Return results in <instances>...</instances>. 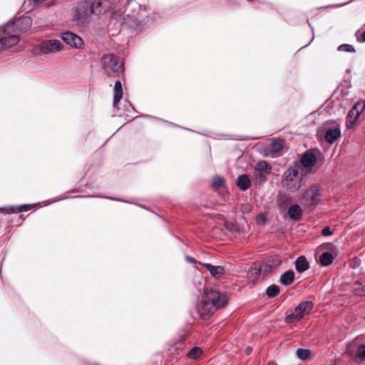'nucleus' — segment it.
I'll use <instances>...</instances> for the list:
<instances>
[{
  "instance_id": "nucleus-18",
  "label": "nucleus",
  "mask_w": 365,
  "mask_h": 365,
  "mask_svg": "<svg viewBox=\"0 0 365 365\" xmlns=\"http://www.w3.org/2000/svg\"><path fill=\"white\" fill-rule=\"evenodd\" d=\"M123 97V88L120 81H117L115 83L113 89V106H117Z\"/></svg>"
},
{
  "instance_id": "nucleus-26",
  "label": "nucleus",
  "mask_w": 365,
  "mask_h": 365,
  "mask_svg": "<svg viewBox=\"0 0 365 365\" xmlns=\"http://www.w3.org/2000/svg\"><path fill=\"white\" fill-rule=\"evenodd\" d=\"M201 354L202 350L200 348L194 347L188 351L187 356L190 359H196L201 355Z\"/></svg>"
},
{
  "instance_id": "nucleus-9",
  "label": "nucleus",
  "mask_w": 365,
  "mask_h": 365,
  "mask_svg": "<svg viewBox=\"0 0 365 365\" xmlns=\"http://www.w3.org/2000/svg\"><path fill=\"white\" fill-rule=\"evenodd\" d=\"M272 171V166L265 160L259 161L255 164L252 178L257 183L264 182Z\"/></svg>"
},
{
  "instance_id": "nucleus-30",
  "label": "nucleus",
  "mask_w": 365,
  "mask_h": 365,
  "mask_svg": "<svg viewBox=\"0 0 365 365\" xmlns=\"http://www.w3.org/2000/svg\"><path fill=\"white\" fill-rule=\"evenodd\" d=\"M223 183H224L223 178L217 176V177H215L213 178L212 185L214 187H220L223 185Z\"/></svg>"
},
{
  "instance_id": "nucleus-27",
  "label": "nucleus",
  "mask_w": 365,
  "mask_h": 365,
  "mask_svg": "<svg viewBox=\"0 0 365 365\" xmlns=\"http://www.w3.org/2000/svg\"><path fill=\"white\" fill-rule=\"evenodd\" d=\"M279 292V289L277 285H271L267 289V294L269 297H275Z\"/></svg>"
},
{
  "instance_id": "nucleus-23",
  "label": "nucleus",
  "mask_w": 365,
  "mask_h": 365,
  "mask_svg": "<svg viewBox=\"0 0 365 365\" xmlns=\"http://www.w3.org/2000/svg\"><path fill=\"white\" fill-rule=\"evenodd\" d=\"M283 148L282 142L280 140H274L269 145V152L274 157Z\"/></svg>"
},
{
  "instance_id": "nucleus-5",
  "label": "nucleus",
  "mask_w": 365,
  "mask_h": 365,
  "mask_svg": "<svg viewBox=\"0 0 365 365\" xmlns=\"http://www.w3.org/2000/svg\"><path fill=\"white\" fill-rule=\"evenodd\" d=\"M93 4L85 1L77 5L73 13V20L78 25L88 23L92 14H96Z\"/></svg>"
},
{
  "instance_id": "nucleus-13",
  "label": "nucleus",
  "mask_w": 365,
  "mask_h": 365,
  "mask_svg": "<svg viewBox=\"0 0 365 365\" xmlns=\"http://www.w3.org/2000/svg\"><path fill=\"white\" fill-rule=\"evenodd\" d=\"M317 163V157L313 150H309L303 154L300 158L299 162L294 163H300L302 168L304 169L312 168Z\"/></svg>"
},
{
  "instance_id": "nucleus-36",
  "label": "nucleus",
  "mask_w": 365,
  "mask_h": 365,
  "mask_svg": "<svg viewBox=\"0 0 365 365\" xmlns=\"http://www.w3.org/2000/svg\"><path fill=\"white\" fill-rule=\"evenodd\" d=\"M247 354H250L251 353V348L248 347L246 349Z\"/></svg>"
},
{
  "instance_id": "nucleus-37",
  "label": "nucleus",
  "mask_w": 365,
  "mask_h": 365,
  "mask_svg": "<svg viewBox=\"0 0 365 365\" xmlns=\"http://www.w3.org/2000/svg\"><path fill=\"white\" fill-rule=\"evenodd\" d=\"M34 1L36 2V3H41L42 2L43 0H33Z\"/></svg>"
},
{
  "instance_id": "nucleus-34",
  "label": "nucleus",
  "mask_w": 365,
  "mask_h": 365,
  "mask_svg": "<svg viewBox=\"0 0 365 365\" xmlns=\"http://www.w3.org/2000/svg\"><path fill=\"white\" fill-rule=\"evenodd\" d=\"M333 232L330 230L329 227H325L322 230V235L323 236H330L331 235Z\"/></svg>"
},
{
  "instance_id": "nucleus-21",
  "label": "nucleus",
  "mask_w": 365,
  "mask_h": 365,
  "mask_svg": "<svg viewBox=\"0 0 365 365\" xmlns=\"http://www.w3.org/2000/svg\"><path fill=\"white\" fill-rule=\"evenodd\" d=\"M309 262L304 256L299 257L295 261V268L299 272H304L309 269Z\"/></svg>"
},
{
  "instance_id": "nucleus-17",
  "label": "nucleus",
  "mask_w": 365,
  "mask_h": 365,
  "mask_svg": "<svg viewBox=\"0 0 365 365\" xmlns=\"http://www.w3.org/2000/svg\"><path fill=\"white\" fill-rule=\"evenodd\" d=\"M12 24L15 25V31L18 29L21 31H27L32 24L31 18L28 16L22 17Z\"/></svg>"
},
{
  "instance_id": "nucleus-6",
  "label": "nucleus",
  "mask_w": 365,
  "mask_h": 365,
  "mask_svg": "<svg viewBox=\"0 0 365 365\" xmlns=\"http://www.w3.org/2000/svg\"><path fill=\"white\" fill-rule=\"evenodd\" d=\"M0 35L1 36L0 42L2 50L16 46L19 42V36L17 31H15V25L13 24H6L1 28Z\"/></svg>"
},
{
  "instance_id": "nucleus-8",
  "label": "nucleus",
  "mask_w": 365,
  "mask_h": 365,
  "mask_svg": "<svg viewBox=\"0 0 365 365\" xmlns=\"http://www.w3.org/2000/svg\"><path fill=\"white\" fill-rule=\"evenodd\" d=\"M313 309V303L311 301L301 302L294 310L287 313L285 322L287 324H293L302 319L304 317L311 314Z\"/></svg>"
},
{
  "instance_id": "nucleus-24",
  "label": "nucleus",
  "mask_w": 365,
  "mask_h": 365,
  "mask_svg": "<svg viewBox=\"0 0 365 365\" xmlns=\"http://www.w3.org/2000/svg\"><path fill=\"white\" fill-rule=\"evenodd\" d=\"M334 257L330 252H324L319 257L320 263L324 266H327L333 262Z\"/></svg>"
},
{
  "instance_id": "nucleus-39",
  "label": "nucleus",
  "mask_w": 365,
  "mask_h": 365,
  "mask_svg": "<svg viewBox=\"0 0 365 365\" xmlns=\"http://www.w3.org/2000/svg\"><path fill=\"white\" fill-rule=\"evenodd\" d=\"M364 26H365V24H364Z\"/></svg>"
},
{
  "instance_id": "nucleus-25",
  "label": "nucleus",
  "mask_w": 365,
  "mask_h": 365,
  "mask_svg": "<svg viewBox=\"0 0 365 365\" xmlns=\"http://www.w3.org/2000/svg\"><path fill=\"white\" fill-rule=\"evenodd\" d=\"M297 356L302 360H307L312 357V351L309 349H297Z\"/></svg>"
},
{
  "instance_id": "nucleus-7",
  "label": "nucleus",
  "mask_w": 365,
  "mask_h": 365,
  "mask_svg": "<svg viewBox=\"0 0 365 365\" xmlns=\"http://www.w3.org/2000/svg\"><path fill=\"white\" fill-rule=\"evenodd\" d=\"M63 48V46L59 40H45L33 48L32 53L36 56L48 55L59 52Z\"/></svg>"
},
{
  "instance_id": "nucleus-22",
  "label": "nucleus",
  "mask_w": 365,
  "mask_h": 365,
  "mask_svg": "<svg viewBox=\"0 0 365 365\" xmlns=\"http://www.w3.org/2000/svg\"><path fill=\"white\" fill-rule=\"evenodd\" d=\"M294 279V273L292 270L285 272L280 277V282L284 285L291 284Z\"/></svg>"
},
{
  "instance_id": "nucleus-10",
  "label": "nucleus",
  "mask_w": 365,
  "mask_h": 365,
  "mask_svg": "<svg viewBox=\"0 0 365 365\" xmlns=\"http://www.w3.org/2000/svg\"><path fill=\"white\" fill-rule=\"evenodd\" d=\"M324 137L330 144L334 143L341 136L340 125L336 122H327L322 128Z\"/></svg>"
},
{
  "instance_id": "nucleus-38",
  "label": "nucleus",
  "mask_w": 365,
  "mask_h": 365,
  "mask_svg": "<svg viewBox=\"0 0 365 365\" xmlns=\"http://www.w3.org/2000/svg\"><path fill=\"white\" fill-rule=\"evenodd\" d=\"M267 365H275V364L272 362H269Z\"/></svg>"
},
{
  "instance_id": "nucleus-20",
  "label": "nucleus",
  "mask_w": 365,
  "mask_h": 365,
  "mask_svg": "<svg viewBox=\"0 0 365 365\" xmlns=\"http://www.w3.org/2000/svg\"><path fill=\"white\" fill-rule=\"evenodd\" d=\"M237 185L242 190H246L251 186V181L247 175H241L237 178Z\"/></svg>"
},
{
  "instance_id": "nucleus-4",
  "label": "nucleus",
  "mask_w": 365,
  "mask_h": 365,
  "mask_svg": "<svg viewBox=\"0 0 365 365\" xmlns=\"http://www.w3.org/2000/svg\"><path fill=\"white\" fill-rule=\"evenodd\" d=\"M101 63L104 73L109 77L118 76L123 71V63L112 53L103 55Z\"/></svg>"
},
{
  "instance_id": "nucleus-31",
  "label": "nucleus",
  "mask_w": 365,
  "mask_h": 365,
  "mask_svg": "<svg viewBox=\"0 0 365 365\" xmlns=\"http://www.w3.org/2000/svg\"><path fill=\"white\" fill-rule=\"evenodd\" d=\"M357 356L361 360H365V345H361L357 349Z\"/></svg>"
},
{
  "instance_id": "nucleus-33",
  "label": "nucleus",
  "mask_w": 365,
  "mask_h": 365,
  "mask_svg": "<svg viewBox=\"0 0 365 365\" xmlns=\"http://www.w3.org/2000/svg\"><path fill=\"white\" fill-rule=\"evenodd\" d=\"M356 37L359 41L362 43L365 42V31L362 32L358 31L356 33Z\"/></svg>"
},
{
  "instance_id": "nucleus-32",
  "label": "nucleus",
  "mask_w": 365,
  "mask_h": 365,
  "mask_svg": "<svg viewBox=\"0 0 365 365\" xmlns=\"http://www.w3.org/2000/svg\"><path fill=\"white\" fill-rule=\"evenodd\" d=\"M241 211L243 214L250 213L251 212V205L250 204L242 205Z\"/></svg>"
},
{
  "instance_id": "nucleus-28",
  "label": "nucleus",
  "mask_w": 365,
  "mask_h": 365,
  "mask_svg": "<svg viewBox=\"0 0 365 365\" xmlns=\"http://www.w3.org/2000/svg\"><path fill=\"white\" fill-rule=\"evenodd\" d=\"M339 51L354 53L356 51L354 48L349 44H341L338 47Z\"/></svg>"
},
{
  "instance_id": "nucleus-1",
  "label": "nucleus",
  "mask_w": 365,
  "mask_h": 365,
  "mask_svg": "<svg viewBox=\"0 0 365 365\" xmlns=\"http://www.w3.org/2000/svg\"><path fill=\"white\" fill-rule=\"evenodd\" d=\"M227 303V297L215 290L206 292L202 300L197 303V310L200 317L207 319L214 312Z\"/></svg>"
},
{
  "instance_id": "nucleus-19",
  "label": "nucleus",
  "mask_w": 365,
  "mask_h": 365,
  "mask_svg": "<svg viewBox=\"0 0 365 365\" xmlns=\"http://www.w3.org/2000/svg\"><path fill=\"white\" fill-rule=\"evenodd\" d=\"M206 269L210 272L212 276L215 277H220L225 273V269L222 266H213L210 264H202Z\"/></svg>"
},
{
  "instance_id": "nucleus-14",
  "label": "nucleus",
  "mask_w": 365,
  "mask_h": 365,
  "mask_svg": "<svg viewBox=\"0 0 365 365\" xmlns=\"http://www.w3.org/2000/svg\"><path fill=\"white\" fill-rule=\"evenodd\" d=\"M272 266L264 264H261L259 268H254L250 269L248 272V277L250 280L255 281L260 277L261 274H264L267 272H270Z\"/></svg>"
},
{
  "instance_id": "nucleus-3",
  "label": "nucleus",
  "mask_w": 365,
  "mask_h": 365,
  "mask_svg": "<svg viewBox=\"0 0 365 365\" xmlns=\"http://www.w3.org/2000/svg\"><path fill=\"white\" fill-rule=\"evenodd\" d=\"M322 188L319 184H314L304 190L300 197V203L304 211L311 212L320 203Z\"/></svg>"
},
{
  "instance_id": "nucleus-12",
  "label": "nucleus",
  "mask_w": 365,
  "mask_h": 365,
  "mask_svg": "<svg viewBox=\"0 0 365 365\" xmlns=\"http://www.w3.org/2000/svg\"><path fill=\"white\" fill-rule=\"evenodd\" d=\"M364 108L365 103L364 101H359L355 103L353 108L349 110L346 118L348 127L352 125L356 122L361 113L363 112Z\"/></svg>"
},
{
  "instance_id": "nucleus-35",
  "label": "nucleus",
  "mask_w": 365,
  "mask_h": 365,
  "mask_svg": "<svg viewBox=\"0 0 365 365\" xmlns=\"http://www.w3.org/2000/svg\"><path fill=\"white\" fill-rule=\"evenodd\" d=\"M185 259H186L187 262H190V263H196L197 262L196 260L193 257H190V256H187L185 257Z\"/></svg>"
},
{
  "instance_id": "nucleus-11",
  "label": "nucleus",
  "mask_w": 365,
  "mask_h": 365,
  "mask_svg": "<svg viewBox=\"0 0 365 365\" xmlns=\"http://www.w3.org/2000/svg\"><path fill=\"white\" fill-rule=\"evenodd\" d=\"M61 37L66 44L75 48H81L84 43L80 36L70 31L62 33Z\"/></svg>"
},
{
  "instance_id": "nucleus-2",
  "label": "nucleus",
  "mask_w": 365,
  "mask_h": 365,
  "mask_svg": "<svg viewBox=\"0 0 365 365\" xmlns=\"http://www.w3.org/2000/svg\"><path fill=\"white\" fill-rule=\"evenodd\" d=\"M304 175L300 163H293L282 175V187L288 192H296L301 187Z\"/></svg>"
},
{
  "instance_id": "nucleus-15",
  "label": "nucleus",
  "mask_w": 365,
  "mask_h": 365,
  "mask_svg": "<svg viewBox=\"0 0 365 365\" xmlns=\"http://www.w3.org/2000/svg\"><path fill=\"white\" fill-rule=\"evenodd\" d=\"M114 0H96L93 4L96 9V15L107 12L113 6Z\"/></svg>"
},
{
  "instance_id": "nucleus-16",
  "label": "nucleus",
  "mask_w": 365,
  "mask_h": 365,
  "mask_svg": "<svg viewBox=\"0 0 365 365\" xmlns=\"http://www.w3.org/2000/svg\"><path fill=\"white\" fill-rule=\"evenodd\" d=\"M303 210H304L303 207L302 208L297 204H294L289 207L287 215L291 220L299 221L302 218Z\"/></svg>"
},
{
  "instance_id": "nucleus-29",
  "label": "nucleus",
  "mask_w": 365,
  "mask_h": 365,
  "mask_svg": "<svg viewBox=\"0 0 365 365\" xmlns=\"http://www.w3.org/2000/svg\"><path fill=\"white\" fill-rule=\"evenodd\" d=\"M267 216L264 213H259L256 217V222L259 225H263L267 222Z\"/></svg>"
}]
</instances>
